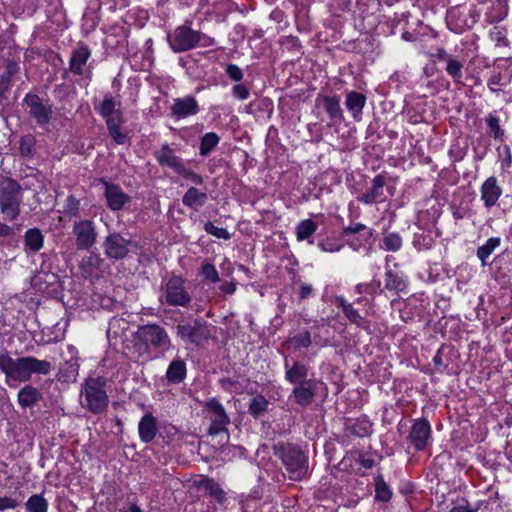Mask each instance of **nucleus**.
<instances>
[{
    "instance_id": "nucleus-64",
    "label": "nucleus",
    "mask_w": 512,
    "mask_h": 512,
    "mask_svg": "<svg viewBox=\"0 0 512 512\" xmlns=\"http://www.w3.org/2000/svg\"><path fill=\"white\" fill-rule=\"evenodd\" d=\"M365 466H366V467H371V463H369V461H366Z\"/></svg>"
},
{
    "instance_id": "nucleus-38",
    "label": "nucleus",
    "mask_w": 512,
    "mask_h": 512,
    "mask_svg": "<svg viewBox=\"0 0 512 512\" xmlns=\"http://www.w3.org/2000/svg\"><path fill=\"white\" fill-rule=\"evenodd\" d=\"M28 512H47L48 502L41 495H32L26 502Z\"/></svg>"
},
{
    "instance_id": "nucleus-34",
    "label": "nucleus",
    "mask_w": 512,
    "mask_h": 512,
    "mask_svg": "<svg viewBox=\"0 0 512 512\" xmlns=\"http://www.w3.org/2000/svg\"><path fill=\"white\" fill-rule=\"evenodd\" d=\"M337 305L342 308L343 313L349 319L350 322L361 325L362 317L359 315L356 309L352 306V304L348 303L343 297H338L336 299Z\"/></svg>"
},
{
    "instance_id": "nucleus-42",
    "label": "nucleus",
    "mask_w": 512,
    "mask_h": 512,
    "mask_svg": "<svg viewBox=\"0 0 512 512\" xmlns=\"http://www.w3.org/2000/svg\"><path fill=\"white\" fill-rule=\"evenodd\" d=\"M99 260L95 256L83 257L80 262V269L85 277L92 275V273L98 268Z\"/></svg>"
},
{
    "instance_id": "nucleus-58",
    "label": "nucleus",
    "mask_w": 512,
    "mask_h": 512,
    "mask_svg": "<svg viewBox=\"0 0 512 512\" xmlns=\"http://www.w3.org/2000/svg\"><path fill=\"white\" fill-rule=\"evenodd\" d=\"M220 290L226 294H233L236 290L235 282H226L220 286Z\"/></svg>"
},
{
    "instance_id": "nucleus-54",
    "label": "nucleus",
    "mask_w": 512,
    "mask_h": 512,
    "mask_svg": "<svg viewBox=\"0 0 512 512\" xmlns=\"http://www.w3.org/2000/svg\"><path fill=\"white\" fill-rule=\"evenodd\" d=\"M226 73L234 81H240L243 78L242 70L235 64H229Z\"/></svg>"
},
{
    "instance_id": "nucleus-44",
    "label": "nucleus",
    "mask_w": 512,
    "mask_h": 512,
    "mask_svg": "<svg viewBox=\"0 0 512 512\" xmlns=\"http://www.w3.org/2000/svg\"><path fill=\"white\" fill-rule=\"evenodd\" d=\"M204 230H205L208 234H210V235H212V236H214V237H216V238H219V239L228 240V239H230V237H231V235H230V233L227 231V229L222 228V227H217V226H215V225H214L212 222H210V221H209V222H207V223H205V225H204Z\"/></svg>"
},
{
    "instance_id": "nucleus-53",
    "label": "nucleus",
    "mask_w": 512,
    "mask_h": 512,
    "mask_svg": "<svg viewBox=\"0 0 512 512\" xmlns=\"http://www.w3.org/2000/svg\"><path fill=\"white\" fill-rule=\"evenodd\" d=\"M18 505V501L12 497H0V511L15 509Z\"/></svg>"
},
{
    "instance_id": "nucleus-7",
    "label": "nucleus",
    "mask_w": 512,
    "mask_h": 512,
    "mask_svg": "<svg viewBox=\"0 0 512 512\" xmlns=\"http://www.w3.org/2000/svg\"><path fill=\"white\" fill-rule=\"evenodd\" d=\"M202 39H205V45L211 43L210 38L188 26H180L175 29L173 34L168 36L170 46L175 52L188 51L194 48Z\"/></svg>"
},
{
    "instance_id": "nucleus-23",
    "label": "nucleus",
    "mask_w": 512,
    "mask_h": 512,
    "mask_svg": "<svg viewBox=\"0 0 512 512\" xmlns=\"http://www.w3.org/2000/svg\"><path fill=\"white\" fill-rule=\"evenodd\" d=\"M285 368H286L285 378L289 383L298 385L300 383H304V382L308 381L306 379L307 374H308V369L304 364H302L300 362H295L292 365V367H288V363L286 361Z\"/></svg>"
},
{
    "instance_id": "nucleus-9",
    "label": "nucleus",
    "mask_w": 512,
    "mask_h": 512,
    "mask_svg": "<svg viewBox=\"0 0 512 512\" xmlns=\"http://www.w3.org/2000/svg\"><path fill=\"white\" fill-rule=\"evenodd\" d=\"M166 302L174 306H187L191 296L185 287L184 280L180 277H172L168 280L165 289Z\"/></svg>"
},
{
    "instance_id": "nucleus-2",
    "label": "nucleus",
    "mask_w": 512,
    "mask_h": 512,
    "mask_svg": "<svg viewBox=\"0 0 512 512\" xmlns=\"http://www.w3.org/2000/svg\"><path fill=\"white\" fill-rule=\"evenodd\" d=\"M135 338L140 342L135 344V348L144 350L143 352H138L139 356L135 362H139L140 358L142 362L150 359L149 352H147L149 347L163 350H167L170 347V338L165 329L156 324L141 326L136 332Z\"/></svg>"
},
{
    "instance_id": "nucleus-40",
    "label": "nucleus",
    "mask_w": 512,
    "mask_h": 512,
    "mask_svg": "<svg viewBox=\"0 0 512 512\" xmlns=\"http://www.w3.org/2000/svg\"><path fill=\"white\" fill-rule=\"evenodd\" d=\"M392 491L382 478H378L375 483V498L382 502H388L391 499Z\"/></svg>"
},
{
    "instance_id": "nucleus-10",
    "label": "nucleus",
    "mask_w": 512,
    "mask_h": 512,
    "mask_svg": "<svg viewBox=\"0 0 512 512\" xmlns=\"http://www.w3.org/2000/svg\"><path fill=\"white\" fill-rule=\"evenodd\" d=\"M24 103L28 107L29 115L35 119L39 125H47L50 122L52 115V108L37 94H27L24 98Z\"/></svg>"
},
{
    "instance_id": "nucleus-43",
    "label": "nucleus",
    "mask_w": 512,
    "mask_h": 512,
    "mask_svg": "<svg viewBox=\"0 0 512 512\" xmlns=\"http://www.w3.org/2000/svg\"><path fill=\"white\" fill-rule=\"evenodd\" d=\"M383 245L386 250L396 252L402 246V238L397 233H389L383 238Z\"/></svg>"
},
{
    "instance_id": "nucleus-46",
    "label": "nucleus",
    "mask_w": 512,
    "mask_h": 512,
    "mask_svg": "<svg viewBox=\"0 0 512 512\" xmlns=\"http://www.w3.org/2000/svg\"><path fill=\"white\" fill-rule=\"evenodd\" d=\"M463 65L461 62L454 58H450L447 61L446 71L455 80H458L462 76Z\"/></svg>"
},
{
    "instance_id": "nucleus-32",
    "label": "nucleus",
    "mask_w": 512,
    "mask_h": 512,
    "mask_svg": "<svg viewBox=\"0 0 512 512\" xmlns=\"http://www.w3.org/2000/svg\"><path fill=\"white\" fill-rule=\"evenodd\" d=\"M317 228V223L312 221L311 219L300 221L295 229L297 240H308L316 232Z\"/></svg>"
},
{
    "instance_id": "nucleus-39",
    "label": "nucleus",
    "mask_w": 512,
    "mask_h": 512,
    "mask_svg": "<svg viewBox=\"0 0 512 512\" xmlns=\"http://www.w3.org/2000/svg\"><path fill=\"white\" fill-rule=\"evenodd\" d=\"M218 142L219 137L216 133H206L201 139L200 154L202 156L208 155L217 146Z\"/></svg>"
},
{
    "instance_id": "nucleus-49",
    "label": "nucleus",
    "mask_w": 512,
    "mask_h": 512,
    "mask_svg": "<svg viewBox=\"0 0 512 512\" xmlns=\"http://www.w3.org/2000/svg\"><path fill=\"white\" fill-rule=\"evenodd\" d=\"M292 342L297 347L306 348L311 344V336L308 331L302 332L292 338Z\"/></svg>"
},
{
    "instance_id": "nucleus-22",
    "label": "nucleus",
    "mask_w": 512,
    "mask_h": 512,
    "mask_svg": "<svg viewBox=\"0 0 512 512\" xmlns=\"http://www.w3.org/2000/svg\"><path fill=\"white\" fill-rule=\"evenodd\" d=\"M366 104V97L362 93L351 91L347 93L345 106L352 114L354 119H358L362 114V110Z\"/></svg>"
},
{
    "instance_id": "nucleus-41",
    "label": "nucleus",
    "mask_w": 512,
    "mask_h": 512,
    "mask_svg": "<svg viewBox=\"0 0 512 512\" xmlns=\"http://www.w3.org/2000/svg\"><path fill=\"white\" fill-rule=\"evenodd\" d=\"M19 151L23 157H31L35 152V138L32 135H25L20 140Z\"/></svg>"
},
{
    "instance_id": "nucleus-35",
    "label": "nucleus",
    "mask_w": 512,
    "mask_h": 512,
    "mask_svg": "<svg viewBox=\"0 0 512 512\" xmlns=\"http://www.w3.org/2000/svg\"><path fill=\"white\" fill-rule=\"evenodd\" d=\"M500 242V238L492 237L489 238L484 245L478 248L477 256L481 260L483 266L486 264V258H488L492 252L500 245Z\"/></svg>"
},
{
    "instance_id": "nucleus-27",
    "label": "nucleus",
    "mask_w": 512,
    "mask_h": 512,
    "mask_svg": "<svg viewBox=\"0 0 512 512\" xmlns=\"http://www.w3.org/2000/svg\"><path fill=\"white\" fill-rule=\"evenodd\" d=\"M139 435L142 441L150 442L156 435V420L151 414H146L139 423Z\"/></svg>"
},
{
    "instance_id": "nucleus-30",
    "label": "nucleus",
    "mask_w": 512,
    "mask_h": 512,
    "mask_svg": "<svg viewBox=\"0 0 512 512\" xmlns=\"http://www.w3.org/2000/svg\"><path fill=\"white\" fill-rule=\"evenodd\" d=\"M208 199L205 192H200L197 188L191 187L182 197V203L185 206L195 208L196 206H203Z\"/></svg>"
},
{
    "instance_id": "nucleus-45",
    "label": "nucleus",
    "mask_w": 512,
    "mask_h": 512,
    "mask_svg": "<svg viewBox=\"0 0 512 512\" xmlns=\"http://www.w3.org/2000/svg\"><path fill=\"white\" fill-rule=\"evenodd\" d=\"M486 124L490 129V133L495 139H499L503 136V130L500 127L499 119L495 115L491 113L488 114L486 118Z\"/></svg>"
},
{
    "instance_id": "nucleus-25",
    "label": "nucleus",
    "mask_w": 512,
    "mask_h": 512,
    "mask_svg": "<svg viewBox=\"0 0 512 512\" xmlns=\"http://www.w3.org/2000/svg\"><path fill=\"white\" fill-rule=\"evenodd\" d=\"M407 287L406 279L400 272L387 269L385 272V288L395 293L404 291Z\"/></svg>"
},
{
    "instance_id": "nucleus-36",
    "label": "nucleus",
    "mask_w": 512,
    "mask_h": 512,
    "mask_svg": "<svg viewBox=\"0 0 512 512\" xmlns=\"http://www.w3.org/2000/svg\"><path fill=\"white\" fill-rule=\"evenodd\" d=\"M106 117H107L108 130H109L111 136L113 137V139L115 140V142H117L118 144L125 143L126 136L124 134H121L118 129L119 117H118L117 113L106 116Z\"/></svg>"
},
{
    "instance_id": "nucleus-56",
    "label": "nucleus",
    "mask_w": 512,
    "mask_h": 512,
    "mask_svg": "<svg viewBox=\"0 0 512 512\" xmlns=\"http://www.w3.org/2000/svg\"><path fill=\"white\" fill-rule=\"evenodd\" d=\"M313 292V287L310 284L302 283L299 289L300 300L308 298Z\"/></svg>"
},
{
    "instance_id": "nucleus-4",
    "label": "nucleus",
    "mask_w": 512,
    "mask_h": 512,
    "mask_svg": "<svg viewBox=\"0 0 512 512\" xmlns=\"http://www.w3.org/2000/svg\"><path fill=\"white\" fill-rule=\"evenodd\" d=\"M22 198V187L16 180L0 181V211L5 219L13 221L19 216Z\"/></svg>"
},
{
    "instance_id": "nucleus-28",
    "label": "nucleus",
    "mask_w": 512,
    "mask_h": 512,
    "mask_svg": "<svg viewBox=\"0 0 512 512\" xmlns=\"http://www.w3.org/2000/svg\"><path fill=\"white\" fill-rule=\"evenodd\" d=\"M24 243L26 249L37 252L43 247L44 236L40 229L31 228L24 234Z\"/></svg>"
},
{
    "instance_id": "nucleus-1",
    "label": "nucleus",
    "mask_w": 512,
    "mask_h": 512,
    "mask_svg": "<svg viewBox=\"0 0 512 512\" xmlns=\"http://www.w3.org/2000/svg\"><path fill=\"white\" fill-rule=\"evenodd\" d=\"M0 370L9 379L27 382L33 374H50L53 370V365L50 361L39 360L33 356L13 359L7 352H2L0 353Z\"/></svg>"
},
{
    "instance_id": "nucleus-63",
    "label": "nucleus",
    "mask_w": 512,
    "mask_h": 512,
    "mask_svg": "<svg viewBox=\"0 0 512 512\" xmlns=\"http://www.w3.org/2000/svg\"><path fill=\"white\" fill-rule=\"evenodd\" d=\"M16 71V65L15 64H9L8 65V75L11 76Z\"/></svg>"
},
{
    "instance_id": "nucleus-21",
    "label": "nucleus",
    "mask_w": 512,
    "mask_h": 512,
    "mask_svg": "<svg viewBox=\"0 0 512 512\" xmlns=\"http://www.w3.org/2000/svg\"><path fill=\"white\" fill-rule=\"evenodd\" d=\"M89 57V48L87 46H80L72 53L69 62V70L76 75H82L84 71V66L86 65V62L89 59Z\"/></svg>"
},
{
    "instance_id": "nucleus-5",
    "label": "nucleus",
    "mask_w": 512,
    "mask_h": 512,
    "mask_svg": "<svg viewBox=\"0 0 512 512\" xmlns=\"http://www.w3.org/2000/svg\"><path fill=\"white\" fill-rule=\"evenodd\" d=\"M105 380L101 377L88 378L81 394V404L92 413H100L108 405V395L105 390Z\"/></svg>"
},
{
    "instance_id": "nucleus-8",
    "label": "nucleus",
    "mask_w": 512,
    "mask_h": 512,
    "mask_svg": "<svg viewBox=\"0 0 512 512\" xmlns=\"http://www.w3.org/2000/svg\"><path fill=\"white\" fill-rule=\"evenodd\" d=\"M207 324L202 319H195L192 323L179 324L177 335L186 343L200 345L209 337Z\"/></svg>"
},
{
    "instance_id": "nucleus-57",
    "label": "nucleus",
    "mask_w": 512,
    "mask_h": 512,
    "mask_svg": "<svg viewBox=\"0 0 512 512\" xmlns=\"http://www.w3.org/2000/svg\"><path fill=\"white\" fill-rule=\"evenodd\" d=\"M366 229V226L364 224H361V223H358V224H355V225H351V226H348L346 228H344V234H356V233H359L361 232L362 230H365Z\"/></svg>"
},
{
    "instance_id": "nucleus-13",
    "label": "nucleus",
    "mask_w": 512,
    "mask_h": 512,
    "mask_svg": "<svg viewBox=\"0 0 512 512\" xmlns=\"http://www.w3.org/2000/svg\"><path fill=\"white\" fill-rule=\"evenodd\" d=\"M431 427L427 420L418 419L414 422L409 433V440L416 450H422L429 442Z\"/></svg>"
},
{
    "instance_id": "nucleus-51",
    "label": "nucleus",
    "mask_w": 512,
    "mask_h": 512,
    "mask_svg": "<svg viewBox=\"0 0 512 512\" xmlns=\"http://www.w3.org/2000/svg\"><path fill=\"white\" fill-rule=\"evenodd\" d=\"M99 111L104 117L115 114V103L112 99L107 98L101 103Z\"/></svg>"
},
{
    "instance_id": "nucleus-29",
    "label": "nucleus",
    "mask_w": 512,
    "mask_h": 512,
    "mask_svg": "<svg viewBox=\"0 0 512 512\" xmlns=\"http://www.w3.org/2000/svg\"><path fill=\"white\" fill-rule=\"evenodd\" d=\"M186 376V364L181 359L173 360L168 366L166 377L169 382L179 383Z\"/></svg>"
},
{
    "instance_id": "nucleus-47",
    "label": "nucleus",
    "mask_w": 512,
    "mask_h": 512,
    "mask_svg": "<svg viewBox=\"0 0 512 512\" xmlns=\"http://www.w3.org/2000/svg\"><path fill=\"white\" fill-rule=\"evenodd\" d=\"M200 274L205 280L212 283L218 282L220 280L215 266L210 263H205L202 265Z\"/></svg>"
},
{
    "instance_id": "nucleus-48",
    "label": "nucleus",
    "mask_w": 512,
    "mask_h": 512,
    "mask_svg": "<svg viewBox=\"0 0 512 512\" xmlns=\"http://www.w3.org/2000/svg\"><path fill=\"white\" fill-rule=\"evenodd\" d=\"M477 507H472L466 499H459L452 503L450 512H477Z\"/></svg>"
},
{
    "instance_id": "nucleus-26",
    "label": "nucleus",
    "mask_w": 512,
    "mask_h": 512,
    "mask_svg": "<svg viewBox=\"0 0 512 512\" xmlns=\"http://www.w3.org/2000/svg\"><path fill=\"white\" fill-rule=\"evenodd\" d=\"M105 195L112 210L120 209L126 201V194L122 192L120 187L113 184L106 185Z\"/></svg>"
},
{
    "instance_id": "nucleus-60",
    "label": "nucleus",
    "mask_w": 512,
    "mask_h": 512,
    "mask_svg": "<svg viewBox=\"0 0 512 512\" xmlns=\"http://www.w3.org/2000/svg\"><path fill=\"white\" fill-rule=\"evenodd\" d=\"M436 57L439 60H443V61H446V62L448 61V59L451 58V56L442 48L437 50Z\"/></svg>"
},
{
    "instance_id": "nucleus-18",
    "label": "nucleus",
    "mask_w": 512,
    "mask_h": 512,
    "mask_svg": "<svg viewBox=\"0 0 512 512\" xmlns=\"http://www.w3.org/2000/svg\"><path fill=\"white\" fill-rule=\"evenodd\" d=\"M386 184V179L383 175L379 174L374 177L372 181V187L370 190L365 192L359 201L364 204H371L374 202H380L383 200V188Z\"/></svg>"
},
{
    "instance_id": "nucleus-33",
    "label": "nucleus",
    "mask_w": 512,
    "mask_h": 512,
    "mask_svg": "<svg viewBox=\"0 0 512 512\" xmlns=\"http://www.w3.org/2000/svg\"><path fill=\"white\" fill-rule=\"evenodd\" d=\"M268 404V400L263 395H256L249 402V413L254 418H259L267 411Z\"/></svg>"
},
{
    "instance_id": "nucleus-14",
    "label": "nucleus",
    "mask_w": 512,
    "mask_h": 512,
    "mask_svg": "<svg viewBox=\"0 0 512 512\" xmlns=\"http://www.w3.org/2000/svg\"><path fill=\"white\" fill-rule=\"evenodd\" d=\"M198 110V102L191 95L174 99L170 107L171 115L177 119L195 115L198 113Z\"/></svg>"
},
{
    "instance_id": "nucleus-19",
    "label": "nucleus",
    "mask_w": 512,
    "mask_h": 512,
    "mask_svg": "<svg viewBox=\"0 0 512 512\" xmlns=\"http://www.w3.org/2000/svg\"><path fill=\"white\" fill-rule=\"evenodd\" d=\"M155 157L161 166L169 167L176 173L184 165L181 159L175 155L174 151L168 145H163L159 150H157L155 152Z\"/></svg>"
},
{
    "instance_id": "nucleus-37",
    "label": "nucleus",
    "mask_w": 512,
    "mask_h": 512,
    "mask_svg": "<svg viewBox=\"0 0 512 512\" xmlns=\"http://www.w3.org/2000/svg\"><path fill=\"white\" fill-rule=\"evenodd\" d=\"M200 487L208 492L211 496L215 497L219 502L225 499V493L220 485L213 479H205L201 482Z\"/></svg>"
},
{
    "instance_id": "nucleus-55",
    "label": "nucleus",
    "mask_w": 512,
    "mask_h": 512,
    "mask_svg": "<svg viewBox=\"0 0 512 512\" xmlns=\"http://www.w3.org/2000/svg\"><path fill=\"white\" fill-rule=\"evenodd\" d=\"M233 95L240 100H245L249 97V89L243 84H237L232 89Z\"/></svg>"
},
{
    "instance_id": "nucleus-62",
    "label": "nucleus",
    "mask_w": 512,
    "mask_h": 512,
    "mask_svg": "<svg viewBox=\"0 0 512 512\" xmlns=\"http://www.w3.org/2000/svg\"><path fill=\"white\" fill-rule=\"evenodd\" d=\"M500 83V77L494 76L489 80V87L492 91H495V89L492 87L493 85H498Z\"/></svg>"
},
{
    "instance_id": "nucleus-15",
    "label": "nucleus",
    "mask_w": 512,
    "mask_h": 512,
    "mask_svg": "<svg viewBox=\"0 0 512 512\" xmlns=\"http://www.w3.org/2000/svg\"><path fill=\"white\" fill-rule=\"evenodd\" d=\"M105 251L110 258L122 259L128 254V242L120 234H111L105 241Z\"/></svg>"
},
{
    "instance_id": "nucleus-24",
    "label": "nucleus",
    "mask_w": 512,
    "mask_h": 512,
    "mask_svg": "<svg viewBox=\"0 0 512 512\" xmlns=\"http://www.w3.org/2000/svg\"><path fill=\"white\" fill-rule=\"evenodd\" d=\"M41 398L42 394L40 391L31 385L24 386L18 392V403L24 408L32 407L39 402Z\"/></svg>"
},
{
    "instance_id": "nucleus-11",
    "label": "nucleus",
    "mask_w": 512,
    "mask_h": 512,
    "mask_svg": "<svg viewBox=\"0 0 512 512\" xmlns=\"http://www.w3.org/2000/svg\"><path fill=\"white\" fill-rule=\"evenodd\" d=\"M128 329V321L124 318L114 317L110 323L107 331V337L111 346L115 350H124L128 347L126 331Z\"/></svg>"
},
{
    "instance_id": "nucleus-17",
    "label": "nucleus",
    "mask_w": 512,
    "mask_h": 512,
    "mask_svg": "<svg viewBox=\"0 0 512 512\" xmlns=\"http://www.w3.org/2000/svg\"><path fill=\"white\" fill-rule=\"evenodd\" d=\"M315 391L316 382L312 379L296 385L293 389L295 402L301 406L310 405L314 400Z\"/></svg>"
},
{
    "instance_id": "nucleus-59",
    "label": "nucleus",
    "mask_w": 512,
    "mask_h": 512,
    "mask_svg": "<svg viewBox=\"0 0 512 512\" xmlns=\"http://www.w3.org/2000/svg\"><path fill=\"white\" fill-rule=\"evenodd\" d=\"M14 234V230L7 224L0 223V237H9Z\"/></svg>"
},
{
    "instance_id": "nucleus-61",
    "label": "nucleus",
    "mask_w": 512,
    "mask_h": 512,
    "mask_svg": "<svg viewBox=\"0 0 512 512\" xmlns=\"http://www.w3.org/2000/svg\"><path fill=\"white\" fill-rule=\"evenodd\" d=\"M10 77L9 76H2L0 80V90L4 91L9 86Z\"/></svg>"
},
{
    "instance_id": "nucleus-16",
    "label": "nucleus",
    "mask_w": 512,
    "mask_h": 512,
    "mask_svg": "<svg viewBox=\"0 0 512 512\" xmlns=\"http://www.w3.org/2000/svg\"><path fill=\"white\" fill-rule=\"evenodd\" d=\"M502 194V189L494 176L487 178L481 186V199L486 207L494 206Z\"/></svg>"
},
{
    "instance_id": "nucleus-31",
    "label": "nucleus",
    "mask_w": 512,
    "mask_h": 512,
    "mask_svg": "<svg viewBox=\"0 0 512 512\" xmlns=\"http://www.w3.org/2000/svg\"><path fill=\"white\" fill-rule=\"evenodd\" d=\"M346 430L357 437L368 436L372 431V424L366 418L357 419L346 426Z\"/></svg>"
},
{
    "instance_id": "nucleus-50",
    "label": "nucleus",
    "mask_w": 512,
    "mask_h": 512,
    "mask_svg": "<svg viewBox=\"0 0 512 512\" xmlns=\"http://www.w3.org/2000/svg\"><path fill=\"white\" fill-rule=\"evenodd\" d=\"M177 173L180 174L181 176H183L184 178L189 179L191 182H193L195 184L203 183V178L201 175H198L195 172H193L189 169H186L184 165L181 167V169Z\"/></svg>"
},
{
    "instance_id": "nucleus-6",
    "label": "nucleus",
    "mask_w": 512,
    "mask_h": 512,
    "mask_svg": "<svg viewBox=\"0 0 512 512\" xmlns=\"http://www.w3.org/2000/svg\"><path fill=\"white\" fill-rule=\"evenodd\" d=\"M203 408L206 413V417L210 421L208 434L211 436H217L222 433H226L228 435L227 426L230 423V418L223 405L215 398H212L203 403Z\"/></svg>"
},
{
    "instance_id": "nucleus-3",
    "label": "nucleus",
    "mask_w": 512,
    "mask_h": 512,
    "mask_svg": "<svg viewBox=\"0 0 512 512\" xmlns=\"http://www.w3.org/2000/svg\"><path fill=\"white\" fill-rule=\"evenodd\" d=\"M275 455L279 457L294 481L302 480L308 472V460L303 451L289 443H279L274 446Z\"/></svg>"
},
{
    "instance_id": "nucleus-20",
    "label": "nucleus",
    "mask_w": 512,
    "mask_h": 512,
    "mask_svg": "<svg viewBox=\"0 0 512 512\" xmlns=\"http://www.w3.org/2000/svg\"><path fill=\"white\" fill-rule=\"evenodd\" d=\"M317 105H323L325 111L329 117L333 120H342L343 111L340 106V100L338 97H330L327 95H318L316 98Z\"/></svg>"
},
{
    "instance_id": "nucleus-12",
    "label": "nucleus",
    "mask_w": 512,
    "mask_h": 512,
    "mask_svg": "<svg viewBox=\"0 0 512 512\" xmlns=\"http://www.w3.org/2000/svg\"><path fill=\"white\" fill-rule=\"evenodd\" d=\"M73 234L78 249H89L96 241L94 226L89 220H80L74 223Z\"/></svg>"
},
{
    "instance_id": "nucleus-52",
    "label": "nucleus",
    "mask_w": 512,
    "mask_h": 512,
    "mask_svg": "<svg viewBox=\"0 0 512 512\" xmlns=\"http://www.w3.org/2000/svg\"><path fill=\"white\" fill-rule=\"evenodd\" d=\"M318 246L324 252H336L341 249V245L330 239L319 242Z\"/></svg>"
}]
</instances>
